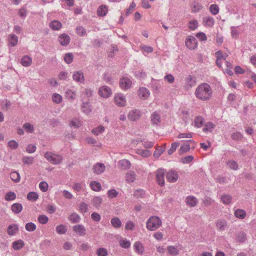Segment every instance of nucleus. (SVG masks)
I'll return each instance as SVG.
<instances>
[{"mask_svg":"<svg viewBox=\"0 0 256 256\" xmlns=\"http://www.w3.org/2000/svg\"><path fill=\"white\" fill-rule=\"evenodd\" d=\"M196 97L202 101L209 100L212 95V90L210 86L206 83L199 84L194 92Z\"/></svg>","mask_w":256,"mask_h":256,"instance_id":"f257e3e1","label":"nucleus"},{"mask_svg":"<svg viewBox=\"0 0 256 256\" xmlns=\"http://www.w3.org/2000/svg\"><path fill=\"white\" fill-rule=\"evenodd\" d=\"M162 224L160 218L156 216H150L146 222V228L148 230L154 231Z\"/></svg>","mask_w":256,"mask_h":256,"instance_id":"f03ea898","label":"nucleus"},{"mask_svg":"<svg viewBox=\"0 0 256 256\" xmlns=\"http://www.w3.org/2000/svg\"><path fill=\"white\" fill-rule=\"evenodd\" d=\"M44 158L53 164H60L63 160L62 156L50 152H46L44 154Z\"/></svg>","mask_w":256,"mask_h":256,"instance_id":"7ed1b4c3","label":"nucleus"},{"mask_svg":"<svg viewBox=\"0 0 256 256\" xmlns=\"http://www.w3.org/2000/svg\"><path fill=\"white\" fill-rule=\"evenodd\" d=\"M164 174L165 170L164 168H159L155 172L156 181L160 186L164 185Z\"/></svg>","mask_w":256,"mask_h":256,"instance_id":"20e7f679","label":"nucleus"},{"mask_svg":"<svg viewBox=\"0 0 256 256\" xmlns=\"http://www.w3.org/2000/svg\"><path fill=\"white\" fill-rule=\"evenodd\" d=\"M114 100L115 104L118 106L123 107L126 105V98L125 96L121 93L115 94L114 97Z\"/></svg>","mask_w":256,"mask_h":256,"instance_id":"39448f33","label":"nucleus"},{"mask_svg":"<svg viewBox=\"0 0 256 256\" xmlns=\"http://www.w3.org/2000/svg\"><path fill=\"white\" fill-rule=\"evenodd\" d=\"M186 46L190 50H194L198 46V42L196 39L193 36H188L185 41Z\"/></svg>","mask_w":256,"mask_h":256,"instance_id":"423d86ee","label":"nucleus"},{"mask_svg":"<svg viewBox=\"0 0 256 256\" xmlns=\"http://www.w3.org/2000/svg\"><path fill=\"white\" fill-rule=\"evenodd\" d=\"M98 93L100 96L103 98H108L112 95V92L108 86H103L99 88Z\"/></svg>","mask_w":256,"mask_h":256,"instance_id":"0eeeda50","label":"nucleus"},{"mask_svg":"<svg viewBox=\"0 0 256 256\" xmlns=\"http://www.w3.org/2000/svg\"><path fill=\"white\" fill-rule=\"evenodd\" d=\"M166 176L167 180L172 183L176 182L178 178V172L174 170H170L167 172Z\"/></svg>","mask_w":256,"mask_h":256,"instance_id":"6e6552de","label":"nucleus"},{"mask_svg":"<svg viewBox=\"0 0 256 256\" xmlns=\"http://www.w3.org/2000/svg\"><path fill=\"white\" fill-rule=\"evenodd\" d=\"M215 54L217 58L216 61V64L220 68L222 67V62L226 60L228 57V54L226 53L223 54L220 50L216 52Z\"/></svg>","mask_w":256,"mask_h":256,"instance_id":"1a4fd4ad","label":"nucleus"},{"mask_svg":"<svg viewBox=\"0 0 256 256\" xmlns=\"http://www.w3.org/2000/svg\"><path fill=\"white\" fill-rule=\"evenodd\" d=\"M215 21L210 16H205L202 18V24L206 28H212L214 26Z\"/></svg>","mask_w":256,"mask_h":256,"instance_id":"9d476101","label":"nucleus"},{"mask_svg":"<svg viewBox=\"0 0 256 256\" xmlns=\"http://www.w3.org/2000/svg\"><path fill=\"white\" fill-rule=\"evenodd\" d=\"M150 96V91L146 88H140L138 91V96L141 100L148 99Z\"/></svg>","mask_w":256,"mask_h":256,"instance_id":"9b49d317","label":"nucleus"},{"mask_svg":"<svg viewBox=\"0 0 256 256\" xmlns=\"http://www.w3.org/2000/svg\"><path fill=\"white\" fill-rule=\"evenodd\" d=\"M132 86V82L130 78H122L120 80V86L124 90L129 88Z\"/></svg>","mask_w":256,"mask_h":256,"instance_id":"f8f14e48","label":"nucleus"},{"mask_svg":"<svg viewBox=\"0 0 256 256\" xmlns=\"http://www.w3.org/2000/svg\"><path fill=\"white\" fill-rule=\"evenodd\" d=\"M73 230L75 233L80 236H84L86 234V229L85 227L82 224H77L72 227Z\"/></svg>","mask_w":256,"mask_h":256,"instance_id":"ddd939ff","label":"nucleus"},{"mask_svg":"<svg viewBox=\"0 0 256 256\" xmlns=\"http://www.w3.org/2000/svg\"><path fill=\"white\" fill-rule=\"evenodd\" d=\"M105 166L102 163L98 162L93 166V172L96 174H102L105 170Z\"/></svg>","mask_w":256,"mask_h":256,"instance_id":"4468645a","label":"nucleus"},{"mask_svg":"<svg viewBox=\"0 0 256 256\" xmlns=\"http://www.w3.org/2000/svg\"><path fill=\"white\" fill-rule=\"evenodd\" d=\"M72 78L74 80L78 82L82 83L84 80V74L81 71L74 72Z\"/></svg>","mask_w":256,"mask_h":256,"instance_id":"2eb2a0df","label":"nucleus"},{"mask_svg":"<svg viewBox=\"0 0 256 256\" xmlns=\"http://www.w3.org/2000/svg\"><path fill=\"white\" fill-rule=\"evenodd\" d=\"M124 178L128 184L133 182L136 178V174L134 172L129 171L126 174Z\"/></svg>","mask_w":256,"mask_h":256,"instance_id":"dca6fc26","label":"nucleus"},{"mask_svg":"<svg viewBox=\"0 0 256 256\" xmlns=\"http://www.w3.org/2000/svg\"><path fill=\"white\" fill-rule=\"evenodd\" d=\"M140 111L137 110H134L129 112L128 118L130 120L134 121L140 118Z\"/></svg>","mask_w":256,"mask_h":256,"instance_id":"f3484780","label":"nucleus"},{"mask_svg":"<svg viewBox=\"0 0 256 256\" xmlns=\"http://www.w3.org/2000/svg\"><path fill=\"white\" fill-rule=\"evenodd\" d=\"M58 41L61 45L66 46L69 44L70 38L68 35L63 34L59 36Z\"/></svg>","mask_w":256,"mask_h":256,"instance_id":"a211bd4d","label":"nucleus"},{"mask_svg":"<svg viewBox=\"0 0 256 256\" xmlns=\"http://www.w3.org/2000/svg\"><path fill=\"white\" fill-rule=\"evenodd\" d=\"M97 14L99 16H104L108 12V7L105 4L100 6L97 9Z\"/></svg>","mask_w":256,"mask_h":256,"instance_id":"6ab92c4d","label":"nucleus"},{"mask_svg":"<svg viewBox=\"0 0 256 256\" xmlns=\"http://www.w3.org/2000/svg\"><path fill=\"white\" fill-rule=\"evenodd\" d=\"M118 167L122 170H127L131 166L130 162L126 159H122L118 162Z\"/></svg>","mask_w":256,"mask_h":256,"instance_id":"aec40b11","label":"nucleus"},{"mask_svg":"<svg viewBox=\"0 0 256 256\" xmlns=\"http://www.w3.org/2000/svg\"><path fill=\"white\" fill-rule=\"evenodd\" d=\"M216 226L218 230L224 231L227 227V222L224 220H218L216 221Z\"/></svg>","mask_w":256,"mask_h":256,"instance_id":"412c9836","label":"nucleus"},{"mask_svg":"<svg viewBox=\"0 0 256 256\" xmlns=\"http://www.w3.org/2000/svg\"><path fill=\"white\" fill-rule=\"evenodd\" d=\"M18 231V226L16 224L10 225L7 228V233L10 236H14Z\"/></svg>","mask_w":256,"mask_h":256,"instance_id":"4be33fe9","label":"nucleus"},{"mask_svg":"<svg viewBox=\"0 0 256 256\" xmlns=\"http://www.w3.org/2000/svg\"><path fill=\"white\" fill-rule=\"evenodd\" d=\"M186 202L189 206L194 207L196 205L198 200L196 197L194 196H188L186 199Z\"/></svg>","mask_w":256,"mask_h":256,"instance_id":"5701e85b","label":"nucleus"},{"mask_svg":"<svg viewBox=\"0 0 256 256\" xmlns=\"http://www.w3.org/2000/svg\"><path fill=\"white\" fill-rule=\"evenodd\" d=\"M134 251L138 254H142L144 252V248L142 244L140 242H136L134 244Z\"/></svg>","mask_w":256,"mask_h":256,"instance_id":"b1692460","label":"nucleus"},{"mask_svg":"<svg viewBox=\"0 0 256 256\" xmlns=\"http://www.w3.org/2000/svg\"><path fill=\"white\" fill-rule=\"evenodd\" d=\"M8 42L10 46H14L18 43V38L14 34H10L8 36Z\"/></svg>","mask_w":256,"mask_h":256,"instance_id":"393cba45","label":"nucleus"},{"mask_svg":"<svg viewBox=\"0 0 256 256\" xmlns=\"http://www.w3.org/2000/svg\"><path fill=\"white\" fill-rule=\"evenodd\" d=\"M91 189L95 192H100L102 190L100 184L96 180L92 181L90 184Z\"/></svg>","mask_w":256,"mask_h":256,"instance_id":"a878e982","label":"nucleus"},{"mask_svg":"<svg viewBox=\"0 0 256 256\" xmlns=\"http://www.w3.org/2000/svg\"><path fill=\"white\" fill-rule=\"evenodd\" d=\"M20 62L24 66H28L32 63V58L28 56H24L22 58Z\"/></svg>","mask_w":256,"mask_h":256,"instance_id":"bb28decb","label":"nucleus"},{"mask_svg":"<svg viewBox=\"0 0 256 256\" xmlns=\"http://www.w3.org/2000/svg\"><path fill=\"white\" fill-rule=\"evenodd\" d=\"M50 28L54 30H58L62 26L61 22L58 20H53L50 24Z\"/></svg>","mask_w":256,"mask_h":256,"instance_id":"cd10ccee","label":"nucleus"},{"mask_svg":"<svg viewBox=\"0 0 256 256\" xmlns=\"http://www.w3.org/2000/svg\"><path fill=\"white\" fill-rule=\"evenodd\" d=\"M203 8L202 5L196 2H194L191 5V10L192 12H200Z\"/></svg>","mask_w":256,"mask_h":256,"instance_id":"c85d7f7f","label":"nucleus"},{"mask_svg":"<svg viewBox=\"0 0 256 256\" xmlns=\"http://www.w3.org/2000/svg\"><path fill=\"white\" fill-rule=\"evenodd\" d=\"M12 248L14 250H19L24 246V242L22 240L14 241L12 244Z\"/></svg>","mask_w":256,"mask_h":256,"instance_id":"c756f323","label":"nucleus"},{"mask_svg":"<svg viewBox=\"0 0 256 256\" xmlns=\"http://www.w3.org/2000/svg\"><path fill=\"white\" fill-rule=\"evenodd\" d=\"M188 26L190 30H194L198 26V22L196 20H192L188 22Z\"/></svg>","mask_w":256,"mask_h":256,"instance_id":"7c9ffc66","label":"nucleus"},{"mask_svg":"<svg viewBox=\"0 0 256 256\" xmlns=\"http://www.w3.org/2000/svg\"><path fill=\"white\" fill-rule=\"evenodd\" d=\"M168 254L172 256H176L179 254V250L177 247L172 246H170L167 247Z\"/></svg>","mask_w":256,"mask_h":256,"instance_id":"2f4dec72","label":"nucleus"},{"mask_svg":"<svg viewBox=\"0 0 256 256\" xmlns=\"http://www.w3.org/2000/svg\"><path fill=\"white\" fill-rule=\"evenodd\" d=\"M76 92L72 89L67 90L66 92V97L68 99L74 100L76 98Z\"/></svg>","mask_w":256,"mask_h":256,"instance_id":"473e14b6","label":"nucleus"},{"mask_svg":"<svg viewBox=\"0 0 256 256\" xmlns=\"http://www.w3.org/2000/svg\"><path fill=\"white\" fill-rule=\"evenodd\" d=\"M10 178L16 183L19 182L20 180V174L16 171H14L10 174Z\"/></svg>","mask_w":256,"mask_h":256,"instance_id":"72a5a7b5","label":"nucleus"},{"mask_svg":"<svg viewBox=\"0 0 256 256\" xmlns=\"http://www.w3.org/2000/svg\"><path fill=\"white\" fill-rule=\"evenodd\" d=\"M22 210V206L20 204L15 203L12 206V210L15 214H19Z\"/></svg>","mask_w":256,"mask_h":256,"instance_id":"f704fd0d","label":"nucleus"},{"mask_svg":"<svg viewBox=\"0 0 256 256\" xmlns=\"http://www.w3.org/2000/svg\"><path fill=\"white\" fill-rule=\"evenodd\" d=\"M234 216L237 218L244 219L246 216V212L242 209H238L234 212Z\"/></svg>","mask_w":256,"mask_h":256,"instance_id":"c9c22d12","label":"nucleus"},{"mask_svg":"<svg viewBox=\"0 0 256 256\" xmlns=\"http://www.w3.org/2000/svg\"><path fill=\"white\" fill-rule=\"evenodd\" d=\"M120 246L124 248H128L130 247L131 243L126 238H122L119 240Z\"/></svg>","mask_w":256,"mask_h":256,"instance_id":"e433bc0d","label":"nucleus"},{"mask_svg":"<svg viewBox=\"0 0 256 256\" xmlns=\"http://www.w3.org/2000/svg\"><path fill=\"white\" fill-rule=\"evenodd\" d=\"M196 84L195 80L192 78V76H188L186 79V88H191Z\"/></svg>","mask_w":256,"mask_h":256,"instance_id":"4c0bfd02","label":"nucleus"},{"mask_svg":"<svg viewBox=\"0 0 256 256\" xmlns=\"http://www.w3.org/2000/svg\"><path fill=\"white\" fill-rule=\"evenodd\" d=\"M105 130L104 127L100 125L96 128H95L92 130V132L95 136H98L99 134L102 133Z\"/></svg>","mask_w":256,"mask_h":256,"instance_id":"58836bf2","label":"nucleus"},{"mask_svg":"<svg viewBox=\"0 0 256 256\" xmlns=\"http://www.w3.org/2000/svg\"><path fill=\"white\" fill-rule=\"evenodd\" d=\"M52 99L54 103L58 104L62 102V97L60 94H58L54 93L52 95Z\"/></svg>","mask_w":256,"mask_h":256,"instance_id":"ea45409f","label":"nucleus"},{"mask_svg":"<svg viewBox=\"0 0 256 256\" xmlns=\"http://www.w3.org/2000/svg\"><path fill=\"white\" fill-rule=\"evenodd\" d=\"M110 222L112 226L116 228H120L122 226V222L118 218H112Z\"/></svg>","mask_w":256,"mask_h":256,"instance_id":"a19ab883","label":"nucleus"},{"mask_svg":"<svg viewBox=\"0 0 256 256\" xmlns=\"http://www.w3.org/2000/svg\"><path fill=\"white\" fill-rule=\"evenodd\" d=\"M210 12L213 15H216L219 13L220 8L216 4H212L209 8Z\"/></svg>","mask_w":256,"mask_h":256,"instance_id":"79ce46f5","label":"nucleus"},{"mask_svg":"<svg viewBox=\"0 0 256 256\" xmlns=\"http://www.w3.org/2000/svg\"><path fill=\"white\" fill-rule=\"evenodd\" d=\"M38 198V195L36 192H30L27 194V198L30 201L35 202Z\"/></svg>","mask_w":256,"mask_h":256,"instance_id":"37998d69","label":"nucleus"},{"mask_svg":"<svg viewBox=\"0 0 256 256\" xmlns=\"http://www.w3.org/2000/svg\"><path fill=\"white\" fill-rule=\"evenodd\" d=\"M220 200L224 204H228L232 202V196L228 194H224L221 196Z\"/></svg>","mask_w":256,"mask_h":256,"instance_id":"c03bdc74","label":"nucleus"},{"mask_svg":"<svg viewBox=\"0 0 256 256\" xmlns=\"http://www.w3.org/2000/svg\"><path fill=\"white\" fill-rule=\"evenodd\" d=\"M151 121L154 124H157L160 122V116L156 112H154L151 116Z\"/></svg>","mask_w":256,"mask_h":256,"instance_id":"a18cd8bd","label":"nucleus"},{"mask_svg":"<svg viewBox=\"0 0 256 256\" xmlns=\"http://www.w3.org/2000/svg\"><path fill=\"white\" fill-rule=\"evenodd\" d=\"M136 153L146 158L149 156L151 154L150 152L147 150L138 149L136 150Z\"/></svg>","mask_w":256,"mask_h":256,"instance_id":"49530a36","label":"nucleus"},{"mask_svg":"<svg viewBox=\"0 0 256 256\" xmlns=\"http://www.w3.org/2000/svg\"><path fill=\"white\" fill-rule=\"evenodd\" d=\"M16 194L12 192H8L5 195V200L7 201L13 200L16 198Z\"/></svg>","mask_w":256,"mask_h":256,"instance_id":"de8ad7c7","label":"nucleus"},{"mask_svg":"<svg viewBox=\"0 0 256 256\" xmlns=\"http://www.w3.org/2000/svg\"><path fill=\"white\" fill-rule=\"evenodd\" d=\"M56 232L60 234H64L66 230V228L64 225L60 224L56 226Z\"/></svg>","mask_w":256,"mask_h":256,"instance_id":"09e8293b","label":"nucleus"},{"mask_svg":"<svg viewBox=\"0 0 256 256\" xmlns=\"http://www.w3.org/2000/svg\"><path fill=\"white\" fill-rule=\"evenodd\" d=\"M70 125L72 127L78 128L81 126L82 124L80 120L77 118H74L70 122Z\"/></svg>","mask_w":256,"mask_h":256,"instance_id":"8fccbe9b","label":"nucleus"},{"mask_svg":"<svg viewBox=\"0 0 256 256\" xmlns=\"http://www.w3.org/2000/svg\"><path fill=\"white\" fill-rule=\"evenodd\" d=\"M69 220L72 223H76L80 221V217L77 214L74 213L69 216Z\"/></svg>","mask_w":256,"mask_h":256,"instance_id":"3c124183","label":"nucleus"},{"mask_svg":"<svg viewBox=\"0 0 256 256\" xmlns=\"http://www.w3.org/2000/svg\"><path fill=\"white\" fill-rule=\"evenodd\" d=\"M246 238V234L244 232H240L236 237V240L240 242H244Z\"/></svg>","mask_w":256,"mask_h":256,"instance_id":"603ef678","label":"nucleus"},{"mask_svg":"<svg viewBox=\"0 0 256 256\" xmlns=\"http://www.w3.org/2000/svg\"><path fill=\"white\" fill-rule=\"evenodd\" d=\"M92 202L94 206L98 207L102 202V198L99 196H95L92 198Z\"/></svg>","mask_w":256,"mask_h":256,"instance_id":"864d4df0","label":"nucleus"},{"mask_svg":"<svg viewBox=\"0 0 256 256\" xmlns=\"http://www.w3.org/2000/svg\"><path fill=\"white\" fill-rule=\"evenodd\" d=\"M204 118L202 116H198L195 118L194 124L195 126L197 128H200L204 124Z\"/></svg>","mask_w":256,"mask_h":256,"instance_id":"5fc2aeb1","label":"nucleus"},{"mask_svg":"<svg viewBox=\"0 0 256 256\" xmlns=\"http://www.w3.org/2000/svg\"><path fill=\"white\" fill-rule=\"evenodd\" d=\"M226 165L232 170H237L238 169V164L234 160H230L227 162Z\"/></svg>","mask_w":256,"mask_h":256,"instance_id":"6e6d98bb","label":"nucleus"},{"mask_svg":"<svg viewBox=\"0 0 256 256\" xmlns=\"http://www.w3.org/2000/svg\"><path fill=\"white\" fill-rule=\"evenodd\" d=\"M78 210L82 213H86L88 210V206L85 202H81L78 206Z\"/></svg>","mask_w":256,"mask_h":256,"instance_id":"4d7b16f0","label":"nucleus"},{"mask_svg":"<svg viewBox=\"0 0 256 256\" xmlns=\"http://www.w3.org/2000/svg\"><path fill=\"white\" fill-rule=\"evenodd\" d=\"M39 188L42 192H46L48 190V184L46 182L42 181L40 183Z\"/></svg>","mask_w":256,"mask_h":256,"instance_id":"13d9d810","label":"nucleus"},{"mask_svg":"<svg viewBox=\"0 0 256 256\" xmlns=\"http://www.w3.org/2000/svg\"><path fill=\"white\" fill-rule=\"evenodd\" d=\"M24 164H32L34 163V158L31 156H24L22 158Z\"/></svg>","mask_w":256,"mask_h":256,"instance_id":"bf43d9fd","label":"nucleus"},{"mask_svg":"<svg viewBox=\"0 0 256 256\" xmlns=\"http://www.w3.org/2000/svg\"><path fill=\"white\" fill-rule=\"evenodd\" d=\"M180 145V143L174 142L172 144L170 148L168 150V153L169 155H171L176 150L177 147Z\"/></svg>","mask_w":256,"mask_h":256,"instance_id":"052dcab7","label":"nucleus"},{"mask_svg":"<svg viewBox=\"0 0 256 256\" xmlns=\"http://www.w3.org/2000/svg\"><path fill=\"white\" fill-rule=\"evenodd\" d=\"M214 128H215V124L212 122H208L205 125V127L203 128V130H204V132H207V131L212 132V130Z\"/></svg>","mask_w":256,"mask_h":256,"instance_id":"680f3d73","label":"nucleus"},{"mask_svg":"<svg viewBox=\"0 0 256 256\" xmlns=\"http://www.w3.org/2000/svg\"><path fill=\"white\" fill-rule=\"evenodd\" d=\"M36 225L32 222H28L26 224L25 228L27 231L33 232L36 229Z\"/></svg>","mask_w":256,"mask_h":256,"instance_id":"e2e57ef3","label":"nucleus"},{"mask_svg":"<svg viewBox=\"0 0 256 256\" xmlns=\"http://www.w3.org/2000/svg\"><path fill=\"white\" fill-rule=\"evenodd\" d=\"M107 195L108 198H112L118 196V192L115 189H112L108 190Z\"/></svg>","mask_w":256,"mask_h":256,"instance_id":"0e129e2a","label":"nucleus"},{"mask_svg":"<svg viewBox=\"0 0 256 256\" xmlns=\"http://www.w3.org/2000/svg\"><path fill=\"white\" fill-rule=\"evenodd\" d=\"M48 220V218L46 215H40L38 217V221L42 224H46Z\"/></svg>","mask_w":256,"mask_h":256,"instance_id":"69168bd1","label":"nucleus"},{"mask_svg":"<svg viewBox=\"0 0 256 256\" xmlns=\"http://www.w3.org/2000/svg\"><path fill=\"white\" fill-rule=\"evenodd\" d=\"M73 55L72 54L68 53L65 54L64 60L65 62L68 64H70L73 60Z\"/></svg>","mask_w":256,"mask_h":256,"instance_id":"338daca9","label":"nucleus"},{"mask_svg":"<svg viewBox=\"0 0 256 256\" xmlns=\"http://www.w3.org/2000/svg\"><path fill=\"white\" fill-rule=\"evenodd\" d=\"M98 256H106L108 255L107 250L104 248H100L96 251Z\"/></svg>","mask_w":256,"mask_h":256,"instance_id":"774afa93","label":"nucleus"}]
</instances>
